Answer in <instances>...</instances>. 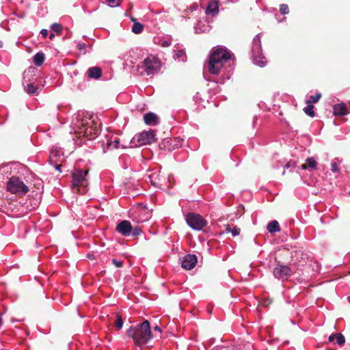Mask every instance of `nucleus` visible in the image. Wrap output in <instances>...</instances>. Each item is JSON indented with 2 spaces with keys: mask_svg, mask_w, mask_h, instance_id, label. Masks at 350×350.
Instances as JSON below:
<instances>
[{
  "mask_svg": "<svg viewBox=\"0 0 350 350\" xmlns=\"http://www.w3.org/2000/svg\"><path fill=\"white\" fill-rule=\"evenodd\" d=\"M232 55V53L226 47L218 46L213 48L208 62V72L212 75H217L224 68L226 72V79H229L233 70L231 65V63H234V60L231 59Z\"/></svg>",
  "mask_w": 350,
  "mask_h": 350,
  "instance_id": "nucleus-1",
  "label": "nucleus"
},
{
  "mask_svg": "<svg viewBox=\"0 0 350 350\" xmlns=\"http://www.w3.org/2000/svg\"><path fill=\"white\" fill-rule=\"evenodd\" d=\"M126 334L133 339L136 346L140 347L146 345L152 338L150 323L147 320L137 326H131L127 329Z\"/></svg>",
  "mask_w": 350,
  "mask_h": 350,
  "instance_id": "nucleus-2",
  "label": "nucleus"
},
{
  "mask_svg": "<svg viewBox=\"0 0 350 350\" xmlns=\"http://www.w3.org/2000/svg\"><path fill=\"white\" fill-rule=\"evenodd\" d=\"M161 66L160 60L154 55H148L138 66V70L141 74L146 75H154L158 72Z\"/></svg>",
  "mask_w": 350,
  "mask_h": 350,
  "instance_id": "nucleus-3",
  "label": "nucleus"
},
{
  "mask_svg": "<svg viewBox=\"0 0 350 350\" xmlns=\"http://www.w3.org/2000/svg\"><path fill=\"white\" fill-rule=\"evenodd\" d=\"M252 57L255 65L264 67L266 64V58L262 53L260 34L256 35L252 41Z\"/></svg>",
  "mask_w": 350,
  "mask_h": 350,
  "instance_id": "nucleus-4",
  "label": "nucleus"
},
{
  "mask_svg": "<svg viewBox=\"0 0 350 350\" xmlns=\"http://www.w3.org/2000/svg\"><path fill=\"white\" fill-rule=\"evenodd\" d=\"M7 190L12 193L23 196L29 191V187L16 176H12L7 182Z\"/></svg>",
  "mask_w": 350,
  "mask_h": 350,
  "instance_id": "nucleus-5",
  "label": "nucleus"
},
{
  "mask_svg": "<svg viewBox=\"0 0 350 350\" xmlns=\"http://www.w3.org/2000/svg\"><path fill=\"white\" fill-rule=\"evenodd\" d=\"M156 141V132L154 130L143 131L135 135L131 139V144L136 146L150 144Z\"/></svg>",
  "mask_w": 350,
  "mask_h": 350,
  "instance_id": "nucleus-6",
  "label": "nucleus"
},
{
  "mask_svg": "<svg viewBox=\"0 0 350 350\" xmlns=\"http://www.w3.org/2000/svg\"><path fill=\"white\" fill-rule=\"evenodd\" d=\"M185 219L188 226L195 230H201L206 226V220L198 214L189 213L186 215Z\"/></svg>",
  "mask_w": 350,
  "mask_h": 350,
  "instance_id": "nucleus-7",
  "label": "nucleus"
},
{
  "mask_svg": "<svg viewBox=\"0 0 350 350\" xmlns=\"http://www.w3.org/2000/svg\"><path fill=\"white\" fill-rule=\"evenodd\" d=\"M88 171L87 170H75L72 173V187H86L88 185Z\"/></svg>",
  "mask_w": 350,
  "mask_h": 350,
  "instance_id": "nucleus-8",
  "label": "nucleus"
},
{
  "mask_svg": "<svg viewBox=\"0 0 350 350\" xmlns=\"http://www.w3.org/2000/svg\"><path fill=\"white\" fill-rule=\"evenodd\" d=\"M272 273L276 279L285 281L293 275V271L288 266L279 264L273 268Z\"/></svg>",
  "mask_w": 350,
  "mask_h": 350,
  "instance_id": "nucleus-9",
  "label": "nucleus"
},
{
  "mask_svg": "<svg viewBox=\"0 0 350 350\" xmlns=\"http://www.w3.org/2000/svg\"><path fill=\"white\" fill-rule=\"evenodd\" d=\"M116 231L124 237H129L132 233V226L129 221L122 220L116 226Z\"/></svg>",
  "mask_w": 350,
  "mask_h": 350,
  "instance_id": "nucleus-10",
  "label": "nucleus"
},
{
  "mask_svg": "<svg viewBox=\"0 0 350 350\" xmlns=\"http://www.w3.org/2000/svg\"><path fill=\"white\" fill-rule=\"evenodd\" d=\"M197 261V256L195 254H187L183 257L181 265L185 269L191 270L194 268Z\"/></svg>",
  "mask_w": 350,
  "mask_h": 350,
  "instance_id": "nucleus-11",
  "label": "nucleus"
},
{
  "mask_svg": "<svg viewBox=\"0 0 350 350\" xmlns=\"http://www.w3.org/2000/svg\"><path fill=\"white\" fill-rule=\"evenodd\" d=\"M172 38L171 36L165 35L154 38V42L162 47H168L171 45Z\"/></svg>",
  "mask_w": 350,
  "mask_h": 350,
  "instance_id": "nucleus-12",
  "label": "nucleus"
},
{
  "mask_svg": "<svg viewBox=\"0 0 350 350\" xmlns=\"http://www.w3.org/2000/svg\"><path fill=\"white\" fill-rule=\"evenodd\" d=\"M219 12V0H211L208 2L206 9V14L215 16Z\"/></svg>",
  "mask_w": 350,
  "mask_h": 350,
  "instance_id": "nucleus-13",
  "label": "nucleus"
},
{
  "mask_svg": "<svg viewBox=\"0 0 350 350\" xmlns=\"http://www.w3.org/2000/svg\"><path fill=\"white\" fill-rule=\"evenodd\" d=\"M144 120L146 124L150 126H156L159 123L158 116L152 112L146 113L144 116Z\"/></svg>",
  "mask_w": 350,
  "mask_h": 350,
  "instance_id": "nucleus-14",
  "label": "nucleus"
},
{
  "mask_svg": "<svg viewBox=\"0 0 350 350\" xmlns=\"http://www.w3.org/2000/svg\"><path fill=\"white\" fill-rule=\"evenodd\" d=\"M87 75L90 79H98L102 75V70L98 66L91 67L87 70Z\"/></svg>",
  "mask_w": 350,
  "mask_h": 350,
  "instance_id": "nucleus-15",
  "label": "nucleus"
},
{
  "mask_svg": "<svg viewBox=\"0 0 350 350\" xmlns=\"http://www.w3.org/2000/svg\"><path fill=\"white\" fill-rule=\"evenodd\" d=\"M333 112L335 116H344L349 113L345 103L336 104L333 107Z\"/></svg>",
  "mask_w": 350,
  "mask_h": 350,
  "instance_id": "nucleus-16",
  "label": "nucleus"
},
{
  "mask_svg": "<svg viewBox=\"0 0 350 350\" xmlns=\"http://www.w3.org/2000/svg\"><path fill=\"white\" fill-rule=\"evenodd\" d=\"M267 230L270 233H275L280 231L279 223L276 220L269 222L267 226Z\"/></svg>",
  "mask_w": 350,
  "mask_h": 350,
  "instance_id": "nucleus-17",
  "label": "nucleus"
},
{
  "mask_svg": "<svg viewBox=\"0 0 350 350\" xmlns=\"http://www.w3.org/2000/svg\"><path fill=\"white\" fill-rule=\"evenodd\" d=\"M45 59V55L42 52L36 53L33 56V63L36 66H40L42 65Z\"/></svg>",
  "mask_w": 350,
  "mask_h": 350,
  "instance_id": "nucleus-18",
  "label": "nucleus"
},
{
  "mask_svg": "<svg viewBox=\"0 0 350 350\" xmlns=\"http://www.w3.org/2000/svg\"><path fill=\"white\" fill-rule=\"evenodd\" d=\"M195 32L196 33H201L204 32H206L209 31V26L202 24V23L199 22L194 27Z\"/></svg>",
  "mask_w": 350,
  "mask_h": 350,
  "instance_id": "nucleus-19",
  "label": "nucleus"
},
{
  "mask_svg": "<svg viewBox=\"0 0 350 350\" xmlns=\"http://www.w3.org/2000/svg\"><path fill=\"white\" fill-rule=\"evenodd\" d=\"M119 144H120V140L118 138H116L113 140L108 141L107 143V149L113 150V149L117 148L118 147Z\"/></svg>",
  "mask_w": 350,
  "mask_h": 350,
  "instance_id": "nucleus-20",
  "label": "nucleus"
},
{
  "mask_svg": "<svg viewBox=\"0 0 350 350\" xmlns=\"http://www.w3.org/2000/svg\"><path fill=\"white\" fill-rule=\"evenodd\" d=\"M314 105L312 104H308V105L304 107V111L310 117L313 118L315 116V113L314 111Z\"/></svg>",
  "mask_w": 350,
  "mask_h": 350,
  "instance_id": "nucleus-21",
  "label": "nucleus"
},
{
  "mask_svg": "<svg viewBox=\"0 0 350 350\" xmlns=\"http://www.w3.org/2000/svg\"><path fill=\"white\" fill-rule=\"evenodd\" d=\"M61 151L59 150L57 148H51V153H50V161H56V158L57 156H59L60 154H61Z\"/></svg>",
  "mask_w": 350,
  "mask_h": 350,
  "instance_id": "nucleus-22",
  "label": "nucleus"
},
{
  "mask_svg": "<svg viewBox=\"0 0 350 350\" xmlns=\"http://www.w3.org/2000/svg\"><path fill=\"white\" fill-rule=\"evenodd\" d=\"M143 29H144L143 25L139 23L135 22L133 24L132 31L135 33H140L143 31Z\"/></svg>",
  "mask_w": 350,
  "mask_h": 350,
  "instance_id": "nucleus-23",
  "label": "nucleus"
},
{
  "mask_svg": "<svg viewBox=\"0 0 350 350\" xmlns=\"http://www.w3.org/2000/svg\"><path fill=\"white\" fill-rule=\"evenodd\" d=\"M226 232H231L233 237H236L240 234L241 230L238 227L230 228L228 226L226 228Z\"/></svg>",
  "mask_w": 350,
  "mask_h": 350,
  "instance_id": "nucleus-24",
  "label": "nucleus"
},
{
  "mask_svg": "<svg viewBox=\"0 0 350 350\" xmlns=\"http://www.w3.org/2000/svg\"><path fill=\"white\" fill-rule=\"evenodd\" d=\"M321 97V94L318 92L315 95H311L310 99L307 100L306 103L307 104H312V103H317Z\"/></svg>",
  "mask_w": 350,
  "mask_h": 350,
  "instance_id": "nucleus-25",
  "label": "nucleus"
},
{
  "mask_svg": "<svg viewBox=\"0 0 350 350\" xmlns=\"http://www.w3.org/2000/svg\"><path fill=\"white\" fill-rule=\"evenodd\" d=\"M335 336H336L335 337L336 339L334 341L335 344H338V345H344V343L345 342V338L342 334H336Z\"/></svg>",
  "mask_w": 350,
  "mask_h": 350,
  "instance_id": "nucleus-26",
  "label": "nucleus"
},
{
  "mask_svg": "<svg viewBox=\"0 0 350 350\" xmlns=\"http://www.w3.org/2000/svg\"><path fill=\"white\" fill-rule=\"evenodd\" d=\"M38 88L31 83L27 84L25 88V91L30 94H33L37 92Z\"/></svg>",
  "mask_w": 350,
  "mask_h": 350,
  "instance_id": "nucleus-27",
  "label": "nucleus"
},
{
  "mask_svg": "<svg viewBox=\"0 0 350 350\" xmlns=\"http://www.w3.org/2000/svg\"><path fill=\"white\" fill-rule=\"evenodd\" d=\"M111 8L118 7L121 4V0H106Z\"/></svg>",
  "mask_w": 350,
  "mask_h": 350,
  "instance_id": "nucleus-28",
  "label": "nucleus"
},
{
  "mask_svg": "<svg viewBox=\"0 0 350 350\" xmlns=\"http://www.w3.org/2000/svg\"><path fill=\"white\" fill-rule=\"evenodd\" d=\"M307 165L313 169L316 168L317 161L313 157H310L306 159Z\"/></svg>",
  "mask_w": 350,
  "mask_h": 350,
  "instance_id": "nucleus-29",
  "label": "nucleus"
},
{
  "mask_svg": "<svg viewBox=\"0 0 350 350\" xmlns=\"http://www.w3.org/2000/svg\"><path fill=\"white\" fill-rule=\"evenodd\" d=\"M185 52L183 50H179L175 54V57L178 59L184 61L185 58Z\"/></svg>",
  "mask_w": 350,
  "mask_h": 350,
  "instance_id": "nucleus-30",
  "label": "nucleus"
},
{
  "mask_svg": "<svg viewBox=\"0 0 350 350\" xmlns=\"http://www.w3.org/2000/svg\"><path fill=\"white\" fill-rule=\"evenodd\" d=\"M51 29L52 31L56 32L57 33H60L62 31V26L58 23H53L51 26Z\"/></svg>",
  "mask_w": 350,
  "mask_h": 350,
  "instance_id": "nucleus-31",
  "label": "nucleus"
},
{
  "mask_svg": "<svg viewBox=\"0 0 350 350\" xmlns=\"http://www.w3.org/2000/svg\"><path fill=\"white\" fill-rule=\"evenodd\" d=\"M280 12L282 14H287L289 12L288 6L286 4H281L280 6Z\"/></svg>",
  "mask_w": 350,
  "mask_h": 350,
  "instance_id": "nucleus-32",
  "label": "nucleus"
},
{
  "mask_svg": "<svg viewBox=\"0 0 350 350\" xmlns=\"http://www.w3.org/2000/svg\"><path fill=\"white\" fill-rule=\"evenodd\" d=\"M141 233H142V230L139 227H138V226L132 227V233L131 235L138 236Z\"/></svg>",
  "mask_w": 350,
  "mask_h": 350,
  "instance_id": "nucleus-33",
  "label": "nucleus"
},
{
  "mask_svg": "<svg viewBox=\"0 0 350 350\" xmlns=\"http://www.w3.org/2000/svg\"><path fill=\"white\" fill-rule=\"evenodd\" d=\"M116 325L118 329H122L123 327V321L121 317H118L116 322Z\"/></svg>",
  "mask_w": 350,
  "mask_h": 350,
  "instance_id": "nucleus-34",
  "label": "nucleus"
},
{
  "mask_svg": "<svg viewBox=\"0 0 350 350\" xmlns=\"http://www.w3.org/2000/svg\"><path fill=\"white\" fill-rule=\"evenodd\" d=\"M331 170L332 172H339V168H338L337 163H336V162L332 163Z\"/></svg>",
  "mask_w": 350,
  "mask_h": 350,
  "instance_id": "nucleus-35",
  "label": "nucleus"
},
{
  "mask_svg": "<svg viewBox=\"0 0 350 350\" xmlns=\"http://www.w3.org/2000/svg\"><path fill=\"white\" fill-rule=\"evenodd\" d=\"M85 48H86V44H84V43H79L77 44V49L81 51H83V53H85Z\"/></svg>",
  "mask_w": 350,
  "mask_h": 350,
  "instance_id": "nucleus-36",
  "label": "nucleus"
},
{
  "mask_svg": "<svg viewBox=\"0 0 350 350\" xmlns=\"http://www.w3.org/2000/svg\"><path fill=\"white\" fill-rule=\"evenodd\" d=\"M112 263L116 267H121L123 265L122 262L121 260H118L116 259L112 260Z\"/></svg>",
  "mask_w": 350,
  "mask_h": 350,
  "instance_id": "nucleus-37",
  "label": "nucleus"
},
{
  "mask_svg": "<svg viewBox=\"0 0 350 350\" xmlns=\"http://www.w3.org/2000/svg\"><path fill=\"white\" fill-rule=\"evenodd\" d=\"M149 217H150V215H149V213H148L147 215L145 217L136 219V221L138 223H140V222L142 223V222H144L145 221H147Z\"/></svg>",
  "mask_w": 350,
  "mask_h": 350,
  "instance_id": "nucleus-38",
  "label": "nucleus"
},
{
  "mask_svg": "<svg viewBox=\"0 0 350 350\" xmlns=\"http://www.w3.org/2000/svg\"><path fill=\"white\" fill-rule=\"evenodd\" d=\"M40 34L44 37L46 38L48 36V30L46 29H42L40 31Z\"/></svg>",
  "mask_w": 350,
  "mask_h": 350,
  "instance_id": "nucleus-39",
  "label": "nucleus"
},
{
  "mask_svg": "<svg viewBox=\"0 0 350 350\" xmlns=\"http://www.w3.org/2000/svg\"><path fill=\"white\" fill-rule=\"evenodd\" d=\"M335 337H336V336H335V334L330 335V336H329V342H334L335 339H336V338H335Z\"/></svg>",
  "mask_w": 350,
  "mask_h": 350,
  "instance_id": "nucleus-40",
  "label": "nucleus"
},
{
  "mask_svg": "<svg viewBox=\"0 0 350 350\" xmlns=\"http://www.w3.org/2000/svg\"><path fill=\"white\" fill-rule=\"evenodd\" d=\"M154 330L155 331H157L159 332H161V329L159 326L158 325H156L154 327Z\"/></svg>",
  "mask_w": 350,
  "mask_h": 350,
  "instance_id": "nucleus-41",
  "label": "nucleus"
},
{
  "mask_svg": "<svg viewBox=\"0 0 350 350\" xmlns=\"http://www.w3.org/2000/svg\"><path fill=\"white\" fill-rule=\"evenodd\" d=\"M292 166V164L290 163V162H288L286 165H285V167L286 168H289Z\"/></svg>",
  "mask_w": 350,
  "mask_h": 350,
  "instance_id": "nucleus-42",
  "label": "nucleus"
},
{
  "mask_svg": "<svg viewBox=\"0 0 350 350\" xmlns=\"http://www.w3.org/2000/svg\"><path fill=\"white\" fill-rule=\"evenodd\" d=\"M55 169L60 172L61 171V165H57L55 166Z\"/></svg>",
  "mask_w": 350,
  "mask_h": 350,
  "instance_id": "nucleus-43",
  "label": "nucleus"
},
{
  "mask_svg": "<svg viewBox=\"0 0 350 350\" xmlns=\"http://www.w3.org/2000/svg\"><path fill=\"white\" fill-rule=\"evenodd\" d=\"M54 37H55V34H54L53 33H51L49 35V38H50V40H53Z\"/></svg>",
  "mask_w": 350,
  "mask_h": 350,
  "instance_id": "nucleus-44",
  "label": "nucleus"
},
{
  "mask_svg": "<svg viewBox=\"0 0 350 350\" xmlns=\"http://www.w3.org/2000/svg\"><path fill=\"white\" fill-rule=\"evenodd\" d=\"M302 169H306V165H302Z\"/></svg>",
  "mask_w": 350,
  "mask_h": 350,
  "instance_id": "nucleus-45",
  "label": "nucleus"
},
{
  "mask_svg": "<svg viewBox=\"0 0 350 350\" xmlns=\"http://www.w3.org/2000/svg\"><path fill=\"white\" fill-rule=\"evenodd\" d=\"M348 301L350 303V295L347 297Z\"/></svg>",
  "mask_w": 350,
  "mask_h": 350,
  "instance_id": "nucleus-46",
  "label": "nucleus"
},
{
  "mask_svg": "<svg viewBox=\"0 0 350 350\" xmlns=\"http://www.w3.org/2000/svg\"><path fill=\"white\" fill-rule=\"evenodd\" d=\"M87 133H88V129H86V130H85V134H87Z\"/></svg>",
  "mask_w": 350,
  "mask_h": 350,
  "instance_id": "nucleus-47",
  "label": "nucleus"
}]
</instances>
